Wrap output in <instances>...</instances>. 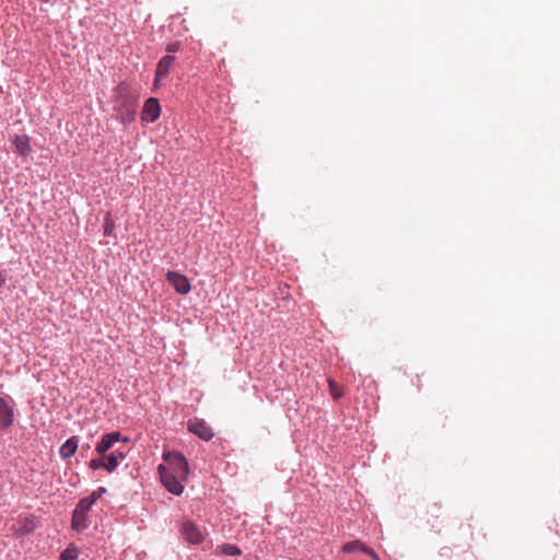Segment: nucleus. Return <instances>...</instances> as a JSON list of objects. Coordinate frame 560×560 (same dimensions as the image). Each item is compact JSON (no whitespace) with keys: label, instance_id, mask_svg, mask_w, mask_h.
Listing matches in <instances>:
<instances>
[{"label":"nucleus","instance_id":"obj_21","mask_svg":"<svg viewBox=\"0 0 560 560\" xmlns=\"http://www.w3.org/2000/svg\"><path fill=\"white\" fill-rule=\"evenodd\" d=\"M114 230H115V223L109 218H107L105 220V224H104V234L112 235Z\"/></svg>","mask_w":560,"mask_h":560},{"label":"nucleus","instance_id":"obj_19","mask_svg":"<svg viewBox=\"0 0 560 560\" xmlns=\"http://www.w3.org/2000/svg\"><path fill=\"white\" fill-rule=\"evenodd\" d=\"M107 492V489L105 487H100L97 488L96 490H94L90 495H88L86 498L92 500L93 503L95 504L96 501L104 494Z\"/></svg>","mask_w":560,"mask_h":560},{"label":"nucleus","instance_id":"obj_9","mask_svg":"<svg viewBox=\"0 0 560 560\" xmlns=\"http://www.w3.org/2000/svg\"><path fill=\"white\" fill-rule=\"evenodd\" d=\"M14 421V409L9 402L0 397V431L9 429Z\"/></svg>","mask_w":560,"mask_h":560},{"label":"nucleus","instance_id":"obj_14","mask_svg":"<svg viewBox=\"0 0 560 560\" xmlns=\"http://www.w3.org/2000/svg\"><path fill=\"white\" fill-rule=\"evenodd\" d=\"M106 462V470L108 472H113L120 462L125 458L126 454L122 451L116 450L115 452L110 453L109 455H103Z\"/></svg>","mask_w":560,"mask_h":560},{"label":"nucleus","instance_id":"obj_15","mask_svg":"<svg viewBox=\"0 0 560 560\" xmlns=\"http://www.w3.org/2000/svg\"><path fill=\"white\" fill-rule=\"evenodd\" d=\"M78 557H79V549L73 545H69L60 553V560H78Z\"/></svg>","mask_w":560,"mask_h":560},{"label":"nucleus","instance_id":"obj_2","mask_svg":"<svg viewBox=\"0 0 560 560\" xmlns=\"http://www.w3.org/2000/svg\"><path fill=\"white\" fill-rule=\"evenodd\" d=\"M138 104L135 97L119 89L114 104L116 118L124 125L135 120Z\"/></svg>","mask_w":560,"mask_h":560},{"label":"nucleus","instance_id":"obj_1","mask_svg":"<svg viewBox=\"0 0 560 560\" xmlns=\"http://www.w3.org/2000/svg\"><path fill=\"white\" fill-rule=\"evenodd\" d=\"M164 464L158 466V472L162 485L174 495H180L184 491L183 482L189 475V465L186 457L175 451L163 453Z\"/></svg>","mask_w":560,"mask_h":560},{"label":"nucleus","instance_id":"obj_6","mask_svg":"<svg viewBox=\"0 0 560 560\" xmlns=\"http://www.w3.org/2000/svg\"><path fill=\"white\" fill-rule=\"evenodd\" d=\"M161 115V106L155 97L145 101L141 113V119L145 122H154Z\"/></svg>","mask_w":560,"mask_h":560},{"label":"nucleus","instance_id":"obj_16","mask_svg":"<svg viewBox=\"0 0 560 560\" xmlns=\"http://www.w3.org/2000/svg\"><path fill=\"white\" fill-rule=\"evenodd\" d=\"M364 546L365 545L362 544L360 540H353V541L346 542L342 546V551L346 552V553H351V552H355V551H363Z\"/></svg>","mask_w":560,"mask_h":560},{"label":"nucleus","instance_id":"obj_24","mask_svg":"<svg viewBox=\"0 0 560 560\" xmlns=\"http://www.w3.org/2000/svg\"><path fill=\"white\" fill-rule=\"evenodd\" d=\"M368 556H370L373 560H380L378 556L375 553V551L366 546H364L363 551Z\"/></svg>","mask_w":560,"mask_h":560},{"label":"nucleus","instance_id":"obj_23","mask_svg":"<svg viewBox=\"0 0 560 560\" xmlns=\"http://www.w3.org/2000/svg\"><path fill=\"white\" fill-rule=\"evenodd\" d=\"M180 48V44L178 42H174L167 45L166 50L168 52H176Z\"/></svg>","mask_w":560,"mask_h":560},{"label":"nucleus","instance_id":"obj_20","mask_svg":"<svg viewBox=\"0 0 560 560\" xmlns=\"http://www.w3.org/2000/svg\"><path fill=\"white\" fill-rule=\"evenodd\" d=\"M329 388H330V395L334 397V399H339L341 397L342 394L337 388V385L332 380H329Z\"/></svg>","mask_w":560,"mask_h":560},{"label":"nucleus","instance_id":"obj_10","mask_svg":"<svg viewBox=\"0 0 560 560\" xmlns=\"http://www.w3.org/2000/svg\"><path fill=\"white\" fill-rule=\"evenodd\" d=\"M12 143L14 145L15 152L22 156H28L32 152L30 137L27 135H15Z\"/></svg>","mask_w":560,"mask_h":560},{"label":"nucleus","instance_id":"obj_18","mask_svg":"<svg viewBox=\"0 0 560 560\" xmlns=\"http://www.w3.org/2000/svg\"><path fill=\"white\" fill-rule=\"evenodd\" d=\"M89 466L93 470H97L100 468L106 469V462H105L104 456L101 457V458H93V459H91L90 463H89Z\"/></svg>","mask_w":560,"mask_h":560},{"label":"nucleus","instance_id":"obj_17","mask_svg":"<svg viewBox=\"0 0 560 560\" xmlns=\"http://www.w3.org/2000/svg\"><path fill=\"white\" fill-rule=\"evenodd\" d=\"M221 553L230 557L238 556L241 555V549L232 544H223L220 546Z\"/></svg>","mask_w":560,"mask_h":560},{"label":"nucleus","instance_id":"obj_12","mask_svg":"<svg viewBox=\"0 0 560 560\" xmlns=\"http://www.w3.org/2000/svg\"><path fill=\"white\" fill-rule=\"evenodd\" d=\"M175 61V57L171 55L164 56L158 63L155 71V81H160L167 77L170 69Z\"/></svg>","mask_w":560,"mask_h":560},{"label":"nucleus","instance_id":"obj_3","mask_svg":"<svg viewBox=\"0 0 560 560\" xmlns=\"http://www.w3.org/2000/svg\"><path fill=\"white\" fill-rule=\"evenodd\" d=\"M94 505L93 501L88 498H82L77 503L71 517V528L74 532H83L91 525L89 513Z\"/></svg>","mask_w":560,"mask_h":560},{"label":"nucleus","instance_id":"obj_25","mask_svg":"<svg viewBox=\"0 0 560 560\" xmlns=\"http://www.w3.org/2000/svg\"><path fill=\"white\" fill-rule=\"evenodd\" d=\"M40 3H50L52 0H37Z\"/></svg>","mask_w":560,"mask_h":560},{"label":"nucleus","instance_id":"obj_8","mask_svg":"<svg viewBox=\"0 0 560 560\" xmlns=\"http://www.w3.org/2000/svg\"><path fill=\"white\" fill-rule=\"evenodd\" d=\"M127 442V438H122L120 432L114 431L107 434H104L101 441L96 444L95 451L100 455H105V453L113 447V445L119 441Z\"/></svg>","mask_w":560,"mask_h":560},{"label":"nucleus","instance_id":"obj_4","mask_svg":"<svg viewBox=\"0 0 560 560\" xmlns=\"http://www.w3.org/2000/svg\"><path fill=\"white\" fill-rule=\"evenodd\" d=\"M183 538L191 545H199L203 541L205 536L199 526L191 521H184L180 526Z\"/></svg>","mask_w":560,"mask_h":560},{"label":"nucleus","instance_id":"obj_13","mask_svg":"<svg viewBox=\"0 0 560 560\" xmlns=\"http://www.w3.org/2000/svg\"><path fill=\"white\" fill-rule=\"evenodd\" d=\"M79 445V438L78 436H71L59 448V455L63 459H68L72 457Z\"/></svg>","mask_w":560,"mask_h":560},{"label":"nucleus","instance_id":"obj_5","mask_svg":"<svg viewBox=\"0 0 560 560\" xmlns=\"http://www.w3.org/2000/svg\"><path fill=\"white\" fill-rule=\"evenodd\" d=\"M188 430L203 441H210L213 438V431L209 424L199 418L188 420Z\"/></svg>","mask_w":560,"mask_h":560},{"label":"nucleus","instance_id":"obj_7","mask_svg":"<svg viewBox=\"0 0 560 560\" xmlns=\"http://www.w3.org/2000/svg\"><path fill=\"white\" fill-rule=\"evenodd\" d=\"M166 280L179 294H187L190 291V283L188 279L176 271H167Z\"/></svg>","mask_w":560,"mask_h":560},{"label":"nucleus","instance_id":"obj_11","mask_svg":"<svg viewBox=\"0 0 560 560\" xmlns=\"http://www.w3.org/2000/svg\"><path fill=\"white\" fill-rule=\"evenodd\" d=\"M36 528V522L33 516H27L21 521H19L18 525L14 528V533L19 537H24L33 533Z\"/></svg>","mask_w":560,"mask_h":560},{"label":"nucleus","instance_id":"obj_22","mask_svg":"<svg viewBox=\"0 0 560 560\" xmlns=\"http://www.w3.org/2000/svg\"><path fill=\"white\" fill-rule=\"evenodd\" d=\"M8 280V271L3 268H0V289H2Z\"/></svg>","mask_w":560,"mask_h":560}]
</instances>
